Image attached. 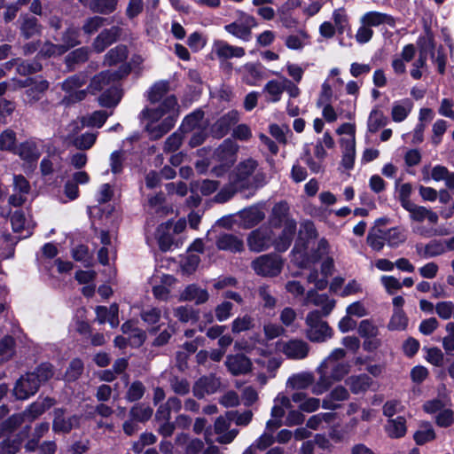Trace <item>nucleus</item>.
<instances>
[{
  "instance_id": "32",
  "label": "nucleus",
  "mask_w": 454,
  "mask_h": 454,
  "mask_svg": "<svg viewBox=\"0 0 454 454\" xmlns=\"http://www.w3.org/2000/svg\"><path fill=\"white\" fill-rule=\"evenodd\" d=\"M361 22L369 27H378L381 24H387L394 27L395 24V19L387 13L379 12H368L361 19Z\"/></svg>"
},
{
  "instance_id": "25",
  "label": "nucleus",
  "mask_w": 454,
  "mask_h": 454,
  "mask_svg": "<svg viewBox=\"0 0 454 454\" xmlns=\"http://www.w3.org/2000/svg\"><path fill=\"white\" fill-rule=\"evenodd\" d=\"M292 220L289 217V206L286 202L280 201L274 205L269 218L270 228L281 227L283 223Z\"/></svg>"
},
{
  "instance_id": "60",
  "label": "nucleus",
  "mask_w": 454,
  "mask_h": 454,
  "mask_svg": "<svg viewBox=\"0 0 454 454\" xmlns=\"http://www.w3.org/2000/svg\"><path fill=\"white\" fill-rule=\"evenodd\" d=\"M254 325V318L246 314L242 317H238L231 323V331L233 333H239L241 332L248 331Z\"/></svg>"
},
{
  "instance_id": "58",
  "label": "nucleus",
  "mask_w": 454,
  "mask_h": 454,
  "mask_svg": "<svg viewBox=\"0 0 454 454\" xmlns=\"http://www.w3.org/2000/svg\"><path fill=\"white\" fill-rule=\"evenodd\" d=\"M49 423H40L35 428L32 438L26 443L25 448L28 451H35L40 439L49 431Z\"/></svg>"
},
{
  "instance_id": "62",
  "label": "nucleus",
  "mask_w": 454,
  "mask_h": 454,
  "mask_svg": "<svg viewBox=\"0 0 454 454\" xmlns=\"http://www.w3.org/2000/svg\"><path fill=\"white\" fill-rule=\"evenodd\" d=\"M164 195L162 193L153 196L148 200L149 207L152 213L157 214L160 216H164L168 214L169 209L168 207L163 205Z\"/></svg>"
},
{
  "instance_id": "22",
  "label": "nucleus",
  "mask_w": 454,
  "mask_h": 454,
  "mask_svg": "<svg viewBox=\"0 0 454 454\" xmlns=\"http://www.w3.org/2000/svg\"><path fill=\"white\" fill-rule=\"evenodd\" d=\"M239 121V113L237 110H231L220 117L214 125V132L218 137H223L231 129L232 126Z\"/></svg>"
},
{
  "instance_id": "21",
  "label": "nucleus",
  "mask_w": 454,
  "mask_h": 454,
  "mask_svg": "<svg viewBox=\"0 0 454 454\" xmlns=\"http://www.w3.org/2000/svg\"><path fill=\"white\" fill-rule=\"evenodd\" d=\"M49 88V82L42 78H33L31 84L25 91V102L33 105L39 101Z\"/></svg>"
},
{
  "instance_id": "56",
  "label": "nucleus",
  "mask_w": 454,
  "mask_h": 454,
  "mask_svg": "<svg viewBox=\"0 0 454 454\" xmlns=\"http://www.w3.org/2000/svg\"><path fill=\"white\" fill-rule=\"evenodd\" d=\"M145 386L140 380L133 381L128 387L125 398L128 402H137L143 398L145 393Z\"/></svg>"
},
{
  "instance_id": "46",
  "label": "nucleus",
  "mask_w": 454,
  "mask_h": 454,
  "mask_svg": "<svg viewBox=\"0 0 454 454\" xmlns=\"http://www.w3.org/2000/svg\"><path fill=\"white\" fill-rule=\"evenodd\" d=\"M219 187V182L205 179L202 181H193L191 183V192H200L204 196H208L215 192Z\"/></svg>"
},
{
  "instance_id": "9",
  "label": "nucleus",
  "mask_w": 454,
  "mask_h": 454,
  "mask_svg": "<svg viewBox=\"0 0 454 454\" xmlns=\"http://www.w3.org/2000/svg\"><path fill=\"white\" fill-rule=\"evenodd\" d=\"M220 387L221 380L215 375L202 376L194 382L192 394L195 397L203 399L206 395L216 393Z\"/></svg>"
},
{
  "instance_id": "53",
  "label": "nucleus",
  "mask_w": 454,
  "mask_h": 454,
  "mask_svg": "<svg viewBox=\"0 0 454 454\" xmlns=\"http://www.w3.org/2000/svg\"><path fill=\"white\" fill-rule=\"evenodd\" d=\"M387 122V117L382 111L373 109L370 113L367 127L368 130L372 133L377 132L380 128L386 126Z\"/></svg>"
},
{
  "instance_id": "47",
  "label": "nucleus",
  "mask_w": 454,
  "mask_h": 454,
  "mask_svg": "<svg viewBox=\"0 0 454 454\" xmlns=\"http://www.w3.org/2000/svg\"><path fill=\"white\" fill-rule=\"evenodd\" d=\"M89 75L85 72H80L72 76H69L62 82V90L66 92H72L83 84H85L88 81Z\"/></svg>"
},
{
  "instance_id": "13",
  "label": "nucleus",
  "mask_w": 454,
  "mask_h": 454,
  "mask_svg": "<svg viewBox=\"0 0 454 454\" xmlns=\"http://www.w3.org/2000/svg\"><path fill=\"white\" fill-rule=\"evenodd\" d=\"M309 304L321 307V310H319L321 315L327 317L333 309L335 301L326 294H319L315 290H309L304 297L303 305L308 306Z\"/></svg>"
},
{
  "instance_id": "29",
  "label": "nucleus",
  "mask_w": 454,
  "mask_h": 454,
  "mask_svg": "<svg viewBox=\"0 0 454 454\" xmlns=\"http://www.w3.org/2000/svg\"><path fill=\"white\" fill-rule=\"evenodd\" d=\"M62 168L61 153L58 151H53L44 157L40 163V170L43 176H49L54 172L60 171Z\"/></svg>"
},
{
  "instance_id": "14",
  "label": "nucleus",
  "mask_w": 454,
  "mask_h": 454,
  "mask_svg": "<svg viewBox=\"0 0 454 454\" xmlns=\"http://www.w3.org/2000/svg\"><path fill=\"white\" fill-rule=\"evenodd\" d=\"M81 416L73 415L66 418L62 409L54 411V419L52 423L53 431L56 433H68L73 428L78 427L80 425Z\"/></svg>"
},
{
  "instance_id": "59",
  "label": "nucleus",
  "mask_w": 454,
  "mask_h": 454,
  "mask_svg": "<svg viewBox=\"0 0 454 454\" xmlns=\"http://www.w3.org/2000/svg\"><path fill=\"white\" fill-rule=\"evenodd\" d=\"M385 234L381 229L372 230L367 236V244L375 251H380L385 246Z\"/></svg>"
},
{
  "instance_id": "2",
  "label": "nucleus",
  "mask_w": 454,
  "mask_h": 454,
  "mask_svg": "<svg viewBox=\"0 0 454 454\" xmlns=\"http://www.w3.org/2000/svg\"><path fill=\"white\" fill-rule=\"evenodd\" d=\"M323 315L318 309L309 312L305 318L306 337L312 342H324L332 338L333 330L327 322L322 320Z\"/></svg>"
},
{
  "instance_id": "37",
  "label": "nucleus",
  "mask_w": 454,
  "mask_h": 454,
  "mask_svg": "<svg viewBox=\"0 0 454 454\" xmlns=\"http://www.w3.org/2000/svg\"><path fill=\"white\" fill-rule=\"evenodd\" d=\"M445 246L439 240H431L426 246L418 244L416 246L417 254L423 258L434 257L442 254L445 252Z\"/></svg>"
},
{
  "instance_id": "45",
  "label": "nucleus",
  "mask_w": 454,
  "mask_h": 454,
  "mask_svg": "<svg viewBox=\"0 0 454 454\" xmlns=\"http://www.w3.org/2000/svg\"><path fill=\"white\" fill-rule=\"evenodd\" d=\"M263 91L269 95V101L276 103L281 99L285 91L284 78L281 81L270 80L263 87Z\"/></svg>"
},
{
  "instance_id": "16",
  "label": "nucleus",
  "mask_w": 454,
  "mask_h": 454,
  "mask_svg": "<svg viewBox=\"0 0 454 454\" xmlns=\"http://www.w3.org/2000/svg\"><path fill=\"white\" fill-rule=\"evenodd\" d=\"M177 106V100L175 96H168L161 102L159 108L149 109L145 108L141 112L142 119H152L153 121H158L165 114L175 112Z\"/></svg>"
},
{
  "instance_id": "8",
  "label": "nucleus",
  "mask_w": 454,
  "mask_h": 454,
  "mask_svg": "<svg viewBox=\"0 0 454 454\" xmlns=\"http://www.w3.org/2000/svg\"><path fill=\"white\" fill-rule=\"evenodd\" d=\"M278 349L287 358L293 360H302L306 358L309 353V345L301 339L294 338L278 344Z\"/></svg>"
},
{
  "instance_id": "50",
  "label": "nucleus",
  "mask_w": 454,
  "mask_h": 454,
  "mask_svg": "<svg viewBox=\"0 0 454 454\" xmlns=\"http://www.w3.org/2000/svg\"><path fill=\"white\" fill-rule=\"evenodd\" d=\"M408 325V317L403 309H395L387 325L390 331H403Z\"/></svg>"
},
{
  "instance_id": "36",
  "label": "nucleus",
  "mask_w": 454,
  "mask_h": 454,
  "mask_svg": "<svg viewBox=\"0 0 454 454\" xmlns=\"http://www.w3.org/2000/svg\"><path fill=\"white\" fill-rule=\"evenodd\" d=\"M264 213L258 207H251L239 212V217L245 228H252L264 219Z\"/></svg>"
},
{
  "instance_id": "39",
  "label": "nucleus",
  "mask_w": 454,
  "mask_h": 454,
  "mask_svg": "<svg viewBox=\"0 0 454 454\" xmlns=\"http://www.w3.org/2000/svg\"><path fill=\"white\" fill-rule=\"evenodd\" d=\"M436 434L430 422L422 421L419 428L414 433L413 439L418 445H423L435 439Z\"/></svg>"
},
{
  "instance_id": "6",
  "label": "nucleus",
  "mask_w": 454,
  "mask_h": 454,
  "mask_svg": "<svg viewBox=\"0 0 454 454\" xmlns=\"http://www.w3.org/2000/svg\"><path fill=\"white\" fill-rule=\"evenodd\" d=\"M280 257L274 254H263L252 262V268L257 275L263 277H274L282 270Z\"/></svg>"
},
{
  "instance_id": "18",
  "label": "nucleus",
  "mask_w": 454,
  "mask_h": 454,
  "mask_svg": "<svg viewBox=\"0 0 454 454\" xmlns=\"http://www.w3.org/2000/svg\"><path fill=\"white\" fill-rule=\"evenodd\" d=\"M121 34V28L114 26L108 29H104L95 38L93 42V48L97 52L104 51L109 45L115 43Z\"/></svg>"
},
{
  "instance_id": "61",
  "label": "nucleus",
  "mask_w": 454,
  "mask_h": 454,
  "mask_svg": "<svg viewBox=\"0 0 454 454\" xmlns=\"http://www.w3.org/2000/svg\"><path fill=\"white\" fill-rule=\"evenodd\" d=\"M98 133L86 132L74 138L73 145L79 150H89L96 143Z\"/></svg>"
},
{
  "instance_id": "11",
  "label": "nucleus",
  "mask_w": 454,
  "mask_h": 454,
  "mask_svg": "<svg viewBox=\"0 0 454 454\" xmlns=\"http://www.w3.org/2000/svg\"><path fill=\"white\" fill-rule=\"evenodd\" d=\"M232 419H229V416L224 418L223 416L218 417L214 424V431L218 436L215 441L220 444H230L233 442V440L239 434L238 429H231V421Z\"/></svg>"
},
{
  "instance_id": "7",
  "label": "nucleus",
  "mask_w": 454,
  "mask_h": 454,
  "mask_svg": "<svg viewBox=\"0 0 454 454\" xmlns=\"http://www.w3.org/2000/svg\"><path fill=\"white\" fill-rule=\"evenodd\" d=\"M274 233L270 227L261 226L253 231L247 237V246L253 252L267 250L273 245Z\"/></svg>"
},
{
  "instance_id": "44",
  "label": "nucleus",
  "mask_w": 454,
  "mask_h": 454,
  "mask_svg": "<svg viewBox=\"0 0 454 454\" xmlns=\"http://www.w3.org/2000/svg\"><path fill=\"white\" fill-rule=\"evenodd\" d=\"M314 383V376L310 372L294 374L287 380V387L293 389H306Z\"/></svg>"
},
{
  "instance_id": "23",
  "label": "nucleus",
  "mask_w": 454,
  "mask_h": 454,
  "mask_svg": "<svg viewBox=\"0 0 454 454\" xmlns=\"http://www.w3.org/2000/svg\"><path fill=\"white\" fill-rule=\"evenodd\" d=\"M147 120L150 121V122L146 124L145 129L149 133L151 138L154 140L163 137L174 127L176 123V119L172 115L168 116L159 124H155L157 121H153L152 119Z\"/></svg>"
},
{
  "instance_id": "4",
  "label": "nucleus",
  "mask_w": 454,
  "mask_h": 454,
  "mask_svg": "<svg viewBox=\"0 0 454 454\" xmlns=\"http://www.w3.org/2000/svg\"><path fill=\"white\" fill-rule=\"evenodd\" d=\"M346 355L342 348H335L332 353L320 364V367L325 370L336 381L341 380L349 372V365L341 362Z\"/></svg>"
},
{
  "instance_id": "43",
  "label": "nucleus",
  "mask_w": 454,
  "mask_h": 454,
  "mask_svg": "<svg viewBox=\"0 0 454 454\" xmlns=\"http://www.w3.org/2000/svg\"><path fill=\"white\" fill-rule=\"evenodd\" d=\"M385 239L390 247H397L407 239L406 231L402 227H393L384 231Z\"/></svg>"
},
{
  "instance_id": "49",
  "label": "nucleus",
  "mask_w": 454,
  "mask_h": 454,
  "mask_svg": "<svg viewBox=\"0 0 454 454\" xmlns=\"http://www.w3.org/2000/svg\"><path fill=\"white\" fill-rule=\"evenodd\" d=\"M153 410L144 403H138L129 410V417L137 422L145 423L153 416Z\"/></svg>"
},
{
  "instance_id": "40",
  "label": "nucleus",
  "mask_w": 454,
  "mask_h": 454,
  "mask_svg": "<svg viewBox=\"0 0 454 454\" xmlns=\"http://www.w3.org/2000/svg\"><path fill=\"white\" fill-rule=\"evenodd\" d=\"M412 107L413 104L408 98L395 102L391 111L392 120L395 122L404 121L411 112Z\"/></svg>"
},
{
  "instance_id": "12",
  "label": "nucleus",
  "mask_w": 454,
  "mask_h": 454,
  "mask_svg": "<svg viewBox=\"0 0 454 454\" xmlns=\"http://www.w3.org/2000/svg\"><path fill=\"white\" fill-rule=\"evenodd\" d=\"M228 371L234 376L247 374L252 370V362L244 354L229 355L224 362Z\"/></svg>"
},
{
  "instance_id": "3",
  "label": "nucleus",
  "mask_w": 454,
  "mask_h": 454,
  "mask_svg": "<svg viewBox=\"0 0 454 454\" xmlns=\"http://www.w3.org/2000/svg\"><path fill=\"white\" fill-rule=\"evenodd\" d=\"M129 71L130 68L128 66H122L117 71H102L91 78L88 90L91 94H96L107 87L116 85V82L126 76Z\"/></svg>"
},
{
  "instance_id": "52",
  "label": "nucleus",
  "mask_w": 454,
  "mask_h": 454,
  "mask_svg": "<svg viewBox=\"0 0 454 454\" xmlns=\"http://www.w3.org/2000/svg\"><path fill=\"white\" fill-rule=\"evenodd\" d=\"M118 2L119 0H92L90 4V9L93 12L109 14L116 10Z\"/></svg>"
},
{
  "instance_id": "31",
  "label": "nucleus",
  "mask_w": 454,
  "mask_h": 454,
  "mask_svg": "<svg viewBox=\"0 0 454 454\" xmlns=\"http://www.w3.org/2000/svg\"><path fill=\"white\" fill-rule=\"evenodd\" d=\"M209 299V294L206 289H202L196 285H189L181 294V300L194 301L196 304H203Z\"/></svg>"
},
{
  "instance_id": "15",
  "label": "nucleus",
  "mask_w": 454,
  "mask_h": 454,
  "mask_svg": "<svg viewBox=\"0 0 454 454\" xmlns=\"http://www.w3.org/2000/svg\"><path fill=\"white\" fill-rule=\"evenodd\" d=\"M434 43L432 39L424 40L422 43L419 42V58L413 63V68L411 70V75L412 78L418 80L422 76L420 68L426 66L427 56L430 53L432 57L434 56Z\"/></svg>"
},
{
  "instance_id": "57",
  "label": "nucleus",
  "mask_w": 454,
  "mask_h": 454,
  "mask_svg": "<svg viewBox=\"0 0 454 454\" xmlns=\"http://www.w3.org/2000/svg\"><path fill=\"white\" fill-rule=\"evenodd\" d=\"M171 390L178 395H185L189 394L191 387L189 381L185 378L173 375L168 380Z\"/></svg>"
},
{
  "instance_id": "26",
  "label": "nucleus",
  "mask_w": 454,
  "mask_h": 454,
  "mask_svg": "<svg viewBox=\"0 0 454 454\" xmlns=\"http://www.w3.org/2000/svg\"><path fill=\"white\" fill-rule=\"evenodd\" d=\"M406 423V419L403 416H397L394 419H387L384 426L387 435L392 439L403 437L407 433Z\"/></svg>"
},
{
  "instance_id": "51",
  "label": "nucleus",
  "mask_w": 454,
  "mask_h": 454,
  "mask_svg": "<svg viewBox=\"0 0 454 454\" xmlns=\"http://www.w3.org/2000/svg\"><path fill=\"white\" fill-rule=\"evenodd\" d=\"M204 117L202 111H195L192 114L187 115L181 125V130L183 132H191L196 129H200L201 121Z\"/></svg>"
},
{
  "instance_id": "19",
  "label": "nucleus",
  "mask_w": 454,
  "mask_h": 454,
  "mask_svg": "<svg viewBox=\"0 0 454 454\" xmlns=\"http://www.w3.org/2000/svg\"><path fill=\"white\" fill-rule=\"evenodd\" d=\"M214 51L219 59L226 60L231 58H242L245 55V49L233 46L223 40L215 41Z\"/></svg>"
},
{
  "instance_id": "5",
  "label": "nucleus",
  "mask_w": 454,
  "mask_h": 454,
  "mask_svg": "<svg viewBox=\"0 0 454 454\" xmlns=\"http://www.w3.org/2000/svg\"><path fill=\"white\" fill-rule=\"evenodd\" d=\"M256 24V20L253 16L244 12H239L237 20L225 25L224 29L233 36L247 42L251 38L252 28L255 27Z\"/></svg>"
},
{
  "instance_id": "34",
  "label": "nucleus",
  "mask_w": 454,
  "mask_h": 454,
  "mask_svg": "<svg viewBox=\"0 0 454 454\" xmlns=\"http://www.w3.org/2000/svg\"><path fill=\"white\" fill-rule=\"evenodd\" d=\"M16 153L22 160L28 162H33L36 161L39 159L41 155V151L35 142L26 141L17 147Z\"/></svg>"
},
{
  "instance_id": "28",
  "label": "nucleus",
  "mask_w": 454,
  "mask_h": 454,
  "mask_svg": "<svg viewBox=\"0 0 454 454\" xmlns=\"http://www.w3.org/2000/svg\"><path fill=\"white\" fill-rule=\"evenodd\" d=\"M218 249L231 253L240 252L243 249V241L231 233L220 234L215 241Z\"/></svg>"
},
{
  "instance_id": "24",
  "label": "nucleus",
  "mask_w": 454,
  "mask_h": 454,
  "mask_svg": "<svg viewBox=\"0 0 454 454\" xmlns=\"http://www.w3.org/2000/svg\"><path fill=\"white\" fill-rule=\"evenodd\" d=\"M19 22L20 34L26 39L41 34L42 26L38 23V20L35 17L23 14L20 15Z\"/></svg>"
},
{
  "instance_id": "17",
  "label": "nucleus",
  "mask_w": 454,
  "mask_h": 454,
  "mask_svg": "<svg viewBox=\"0 0 454 454\" xmlns=\"http://www.w3.org/2000/svg\"><path fill=\"white\" fill-rule=\"evenodd\" d=\"M239 145L231 139H225L216 149L215 156L224 167H230L236 160Z\"/></svg>"
},
{
  "instance_id": "38",
  "label": "nucleus",
  "mask_w": 454,
  "mask_h": 454,
  "mask_svg": "<svg viewBox=\"0 0 454 454\" xmlns=\"http://www.w3.org/2000/svg\"><path fill=\"white\" fill-rule=\"evenodd\" d=\"M341 146L343 147V155L341 163L347 169H351L354 167L356 157V142L354 137L342 138L340 140Z\"/></svg>"
},
{
  "instance_id": "20",
  "label": "nucleus",
  "mask_w": 454,
  "mask_h": 454,
  "mask_svg": "<svg viewBox=\"0 0 454 454\" xmlns=\"http://www.w3.org/2000/svg\"><path fill=\"white\" fill-rule=\"evenodd\" d=\"M404 209L409 212L410 219L411 221L421 223L425 220H427L429 223L433 224L438 223V215L435 212L432 211L431 209L427 208L426 207L411 203Z\"/></svg>"
},
{
  "instance_id": "10",
  "label": "nucleus",
  "mask_w": 454,
  "mask_h": 454,
  "mask_svg": "<svg viewBox=\"0 0 454 454\" xmlns=\"http://www.w3.org/2000/svg\"><path fill=\"white\" fill-rule=\"evenodd\" d=\"M38 389L36 376L29 372L19 379L15 384L13 393L17 399L25 400L34 395Z\"/></svg>"
},
{
  "instance_id": "64",
  "label": "nucleus",
  "mask_w": 454,
  "mask_h": 454,
  "mask_svg": "<svg viewBox=\"0 0 454 454\" xmlns=\"http://www.w3.org/2000/svg\"><path fill=\"white\" fill-rule=\"evenodd\" d=\"M333 20L334 26L339 34H343L346 28L348 27V18L344 8H339L333 11Z\"/></svg>"
},
{
  "instance_id": "27",
  "label": "nucleus",
  "mask_w": 454,
  "mask_h": 454,
  "mask_svg": "<svg viewBox=\"0 0 454 454\" xmlns=\"http://www.w3.org/2000/svg\"><path fill=\"white\" fill-rule=\"evenodd\" d=\"M349 397L348 391L342 386H338L333 388L324 399L322 402V407L327 410H336L340 407L338 403L339 402H342L348 400Z\"/></svg>"
},
{
  "instance_id": "55",
  "label": "nucleus",
  "mask_w": 454,
  "mask_h": 454,
  "mask_svg": "<svg viewBox=\"0 0 454 454\" xmlns=\"http://www.w3.org/2000/svg\"><path fill=\"white\" fill-rule=\"evenodd\" d=\"M169 83L166 81L155 82L148 92V99L151 103L159 102L168 91Z\"/></svg>"
},
{
  "instance_id": "1",
  "label": "nucleus",
  "mask_w": 454,
  "mask_h": 454,
  "mask_svg": "<svg viewBox=\"0 0 454 454\" xmlns=\"http://www.w3.org/2000/svg\"><path fill=\"white\" fill-rule=\"evenodd\" d=\"M235 184L243 189L257 190L267 182V174L260 167L258 160L249 157L239 162L234 169Z\"/></svg>"
},
{
  "instance_id": "63",
  "label": "nucleus",
  "mask_w": 454,
  "mask_h": 454,
  "mask_svg": "<svg viewBox=\"0 0 454 454\" xmlns=\"http://www.w3.org/2000/svg\"><path fill=\"white\" fill-rule=\"evenodd\" d=\"M174 316L183 323L197 321L198 319V312L195 311L192 307L187 306H180L175 309Z\"/></svg>"
},
{
  "instance_id": "48",
  "label": "nucleus",
  "mask_w": 454,
  "mask_h": 454,
  "mask_svg": "<svg viewBox=\"0 0 454 454\" xmlns=\"http://www.w3.org/2000/svg\"><path fill=\"white\" fill-rule=\"evenodd\" d=\"M110 114H112V113L107 114V112L103 110L95 111L87 116H83L82 118V123L86 127L101 128Z\"/></svg>"
},
{
  "instance_id": "30",
  "label": "nucleus",
  "mask_w": 454,
  "mask_h": 454,
  "mask_svg": "<svg viewBox=\"0 0 454 454\" xmlns=\"http://www.w3.org/2000/svg\"><path fill=\"white\" fill-rule=\"evenodd\" d=\"M96 314L99 324L108 322L113 328L119 325V308L116 303H113L109 308L98 306L96 308Z\"/></svg>"
},
{
  "instance_id": "42",
  "label": "nucleus",
  "mask_w": 454,
  "mask_h": 454,
  "mask_svg": "<svg viewBox=\"0 0 454 454\" xmlns=\"http://www.w3.org/2000/svg\"><path fill=\"white\" fill-rule=\"evenodd\" d=\"M128 50L124 45H117L111 49L104 58V66L112 67L126 60Z\"/></svg>"
},
{
  "instance_id": "54",
  "label": "nucleus",
  "mask_w": 454,
  "mask_h": 454,
  "mask_svg": "<svg viewBox=\"0 0 454 454\" xmlns=\"http://www.w3.org/2000/svg\"><path fill=\"white\" fill-rule=\"evenodd\" d=\"M309 36L305 30H300L297 35H291L286 38L285 44L288 49L301 51L303 49Z\"/></svg>"
},
{
  "instance_id": "33",
  "label": "nucleus",
  "mask_w": 454,
  "mask_h": 454,
  "mask_svg": "<svg viewBox=\"0 0 454 454\" xmlns=\"http://www.w3.org/2000/svg\"><path fill=\"white\" fill-rule=\"evenodd\" d=\"M122 93L119 86L112 85L98 97V104L103 107H115L121 101Z\"/></svg>"
},
{
  "instance_id": "41",
  "label": "nucleus",
  "mask_w": 454,
  "mask_h": 454,
  "mask_svg": "<svg viewBox=\"0 0 454 454\" xmlns=\"http://www.w3.org/2000/svg\"><path fill=\"white\" fill-rule=\"evenodd\" d=\"M372 383V378L367 374L351 376L347 380L350 390L354 394H360L367 391Z\"/></svg>"
},
{
  "instance_id": "35",
  "label": "nucleus",
  "mask_w": 454,
  "mask_h": 454,
  "mask_svg": "<svg viewBox=\"0 0 454 454\" xmlns=\"http://www.w3.org/2000/svg\"><path fill=\"white\" fill-rule=\"evenodd\" d=\"M317 372L319 377L312 384L311 391L314 395H319L326 392L336 380L320 366L317 367Z\"/></svg>"
}]
</instances>
